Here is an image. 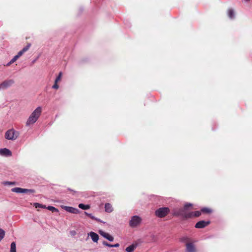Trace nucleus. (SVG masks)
<instances>
[{
  "label": "nucleus",
  "instance_id": "dca6fc26",
  "mask_svg": "<svg viewBox=\"0 0 252 252\" xmlns=\"http://www.w3.org/2000/svg\"><path fill=\"white\" fill-rule=\"evenodd\" d=\"M105 211L107 213H111L113 211V208L111 204L107 203L105 204Z\"/></svg>",
  "mask_w": 252,
  "mask_h": 252
},
{
  "label": "nucleus",
  "instance_id": "a878e982",
  "mask_svg": "<svg viewBox=\"0 0 252 252\" xmlns=\"http://www.w3.org/2000/svg\"><path fill=\"white\" fill-rule=\"evenodd\" d=\"M102 244L103 245L105 246H107L108 247H112V244H109L108 243H107V242L104 241L103 242H102Z\"/></svg>",
  "mask_w": 252,
  "mask_h": 252
},
{
  "label": "nucleus",
  "instance_id": "aec40b11",
  "mask_svg": "<svg viewBox=\"0 0 252 252\" xmlns=\"http://www.w3.org/2000/svg\"><path fill=\"white\" fill-rule=\"evenodd\" d=\"M78 207L79 208L83 209V210H87L90 209V206L89 205H85L83 203H80L79 204Z\"/></svg>",
  "mask_w": 252,
  "mask_h": 252
},
{
  "label": "nucleus",
  "instance_id": "5701e85b",
  "mask_svg": "<svg viewBox=\"0 0 252 252\" xmlns=\"http://www.w3.org/2000/svg\"><path fill=\"white\" fill-rule=\"evenodd\" d=\"M33 206L36 208H46V207L44 205H42L41 204L38 203H34L33 204Z\"/></svg>",
  "mask_w": 252,
  "mask_h": 252
},
{
  "label": "nucleus",
  "instance_id": "bb28decb",
  "mask_svg": "<svg viewBox=\"0 0 252 252\" xmlns=\"http://www.w3.org/2000/svg\"><path fill=\"white\" fill-rule=\"evenodd\" d=\"M59 88V86L58 85V83H56V82H55V84L52 86V88L55 89H58Z\"/></svg>",
  "mask_w": 252,
  "mask_h": 252
},
{
  "label": "nucleus",
  "instance_id": "20e7f679",
  "mask_svg": "<svg viewBox=\"0 0 252 252\" xmlns=\"http://www.w3.org/2000/svg\"><path fill=\"white\" fill-rule=\"evenodd\" d=\"M141 218L136 215L133 216L129 221V225L132 228L137 226L141 222Z\"/></svg>",
  "mask_w": 252,
  "mask_h": 252
},
{
  "label": "nucleus",
  "instance_id": "9b49d317",
  "mask_svg": "<svg viewBox=\"0 0 252 252\" xmlns=\"http://www.w3.org/2000/svg\"><path fill=\"white\" fill-rule=\"evenodd\" d=\"M64 210H65L66 211L72 213V214H78L79 212V211L77 208L70 207V206H64L63 207Z\"/></svg>",
  "mask_w": 252,
  "mask_h": 252
},
{
  "label": "nucleus",
  "instance_id": "c85d7f7f",
  "mask_svg": "<svg viewBox=\"0 0 252 252\" xmlns=\"http://www.w3.org/2000/svg\"><path fill=\"white\" fill-rule=\"evenodd\" d=\"M4 184L6 185H14L15 183L14 182H5L4 183Z\"/></svg>",
  "mask_w": 252,
  "mask_h": 252
},
{
  "label": "nucleus",
  "instance_id": "cd10ccee",
  "mask_svg": "<svg viewBox=\"0 0 252 252\" xmlns=\"http://www.w3.org/2000/svg\"><path fill=\"white\" fill-rule=\"evenodd\" d=\"M19 58L17 57L16 55L13 57V58L11 60V62L14 63Z\"/></svg>",
  "mask_w": 252,
  "mask_h": 252
},
{
  "label": "nucleus",
  "instance_id": "2eb2a0df",
  "mask_svg": "<svg viewBox=\"0 0 252 252\" xmlns=\"http://www.w3.org/2000/svg\"><path fill=\"white\" fill-rule=\"evenodd\" d=\"M201 212L199 211H196L194 212H189V218H191L192 217H198L201 215Z\"/></svg>",
  "mask_w": 252,
  "mask_h": 252
},
{
  "label": "nucleus",
  "instance_id": "c9c22d12",
  "mask_svg": "<svg viewBox=\"0 0 252 252\" xmlns=\"http://www.w3.org/2000/svg\"><path fill=\"white\" fill-rule=\"evenodd\" d=\"M246 1H249V0H245Z\"/></svg>",
  "mask_w": 252,
  "mask_h": 252
},
{
  "label": "nucleus",
  "instance_id": "a211bd4d",
  "mask_svg": "<svg viewBox=\"0 0 252 252\" xmlns=\"http://www.w3.org/2000/svg\"><path fill=\"white\" fill-rule=\"evenodd\" d=\"M84 213L86 215H87L88 217L91 218L93 220H96L97 221H101L99 219H97L95 218L94 216L92 214L88 213L86 212H84Z\"/></svg>",
  "mask_w": 252,
  "mask_h": 252
},
{
  "label": "nucleus",
  "instance_id": "423d86ee",
  "mask_svg": "<svg viewBox=\"0 0 252 252\" xmlns=\"http://www.w3.org/2000/svg\"><path fill=\"white\" fill-rule=\"evenodd\" d=\"M11 191L16 193H33L35 192V190L33 189H23L19 187L12 188Z\"/></svg>",
  "mask_w": 252,
  "mask_h": 252
},
{
  "label": "nucleus",
  "instance_id": "0eeeda50",
  "mask_svg": "<svg viewBox=\"0 0 252 252\" xmlns=\"http://www.w3.org/2000/svg\"><path fill=\"white\" fill-rule=\"evenodd\" d=\"M14 83V81L13 79H9V80H4L3 82H2L0 84L1 86V90H4L6 89L10 86H12V84H13Z\"/></svg>",
  "mask_w": 252,
  "mask_h": 252
},
{
  "label": "nucleus",
  "instance_id": "2f4dec72",
  "mask_svg": "<svg viewBox=\"0 0 252 252\" xmlns=\"http://www.w3.org/2000/svg\"><path fill=\"white\" fill-rule=\"evenodd\" d=\"M60 80H61V78H60L58 77H57V78L55 79V82H56V83H58L59 81H60Z\"/></svg>",
  "mask_w": 252,
  "mask_h": 252
},
{
  "label": "nucleus",
  "instance_id": "4468645a",
  "mask_svg": "<svg viewBox=\"0 0 252 252\" xmlns=\"http://www.w3.org/2000/svg\"><path fill=\"white\" fill-rule=\"evenodd\" d=\"M89 235L91 237L93 242H97L99 239V236L97 234L94 232H91L89 234Z\"/></svg>",
  "mask_w": 252,
  "mask_h": 252
},
{
  "label": "nucleus",
  "instance_id": "72a5a7b5",
  "mask_svg": "<svg viewBox=\"0 0 252 252\" xmlns=\"http://www.w3.org/2000/svg\"><path fill=\"white\" fill-rule=\"evenodd\" d=\"M229 17L230 18V19H231V20H233V18H234V17H232V16H231V17Z\"/></svg>",
  "mask_w": 252,
  "mask_h": 252
},
{
  "label": "nucleus",
  "instance_id": "7ed1b4c3",
  "mask_svg": "<svg viewBox=\"0 0 252 252\" xmlns=\"http://www.w3.org/2000/svg\"><path fill=\"white\" fill-rule=\"evenodd\" d=\"M19 135V132L13 128L8 130L5 133V138L10 140H16Z\"/></svg>",
  "mask_w": 252,
  "mask_h": 252
},
{
  "label": "nucleus",
  "instance_id": "473e14b6",
  "mask_svg": "<svg viewBox=\"0 0 252 252\" xmlns=\"http://www.w3.org/2000/svg\"><path fill=\"white\" fill-rule=\"evenodd\" d=\"M62 72H60L59 74V75L57 76L58 77H59L61 79V77H62Z\"/></svg>",
  "mask_w": 252,
  "mask_h": 252
},
{
  "label": "nucleus",
  "instance_id": "f03ea898",
  "mask_svg": "<svg viewBox=\"0 0 252 252\" xmlns=\"http://www.w3.org/2000/svg\"><path fill=\"white\" fill-rule=\"evenodd\" d=\"M42 108L41 106L37 107L31 114L26 122V126H30L34 124L39 118L41 114Z\"/></svg>",
  "mask_w": 252,
  "mask_h": 252
},
{
  "label": "nucleus",
  "instance_id": "f704fd0d",
  "mask_svg": "<svg viewBox=\"0 0 252 252\" xmlns=\"http://www.w3.org/2000/svg\"><path fill=\"white\" fill-rule=\"evenodd\" d=\"M36 60H33V62H32V63H35V61H36Z\"/></svg>",
  "mask_w": 252,
  "mask_h": 252
},
{
  "label": "nucleus",
  "instance_id": "f8f14e48",
  "mask_svg": "<svg viewBox=\"0 0 252 252\" xmlns=\"http://www.w3.org/2000/svg\"><path fill=\"white\" fill-rule=\"evenodd\" d=\"M186 252H196L195 246L192 243L186 244Z\"/></svg>",
  "mask_w": 252,
  "mask_h": 252
},
{
  "label": "nucleus",
  "instance_id": "412c9836",
  "mask_svg": "<svg viewBox=\"0 0 252 252\" xmlns=\"http://www.w3.org/2000/svg\"><path fill=\"white\" fill-rule=\"evenodd\" d=\"M10 252H16V243L14 242H12L10 245Z\"/></svg>",
  "mask_w": 252,
  "mask_h": 252
},
{
  "label": "nucleus",
  "instance_id": "39448f33",
  "mask_svg": "<svg viewBox=\"0 0 252 252\" xmlns=\"http://www.w3.org/2000/svg\"><path fill=\"white\" fill-rule=\"evenodd\" d=\"M170 210L168 207H161L155 211V215L159 218L165 217L169 212Z\"/></svg>",
  "mask_w": 252,
  "mask_h": 252
},
{
  "label": "nucleus",
  "instance_id": "f257e3e1",
  "mask_svg": "<svg viewBox=\"0 0 252 252\" xmlns=\"http://www.w3.org/2000/svg\"><path fill=\"white\" fill-rule=\"evenodd\" d=\"M192 204L191 203H186L183 208H176L172 210V215L176 217L181 218L183 220L189 219V212L188 209L189 207H191Z\"/></svg>",
  "mask_w": 252,
  "mask_h": 252
},
{
  "label": "nucleus",
  "instance_id": "6ab92c4d",
  "mask_svg": "<svg viewBox=\"0 0 252 252\" xmlns=\"http://www.w3.org/2000/svg\"><path fill=\"white\" fill-rule=\"evenodd\" d=\"M201 212L203 213L210 214L212 212V210L209 208L204 207L201 209Z\"/></svg>",
  "mask_w": 252,
  "mask_h": 252
},
{
  "label": "nucleus",
  "instance_id": "f3484780",
  "mask_svg": "<svg viewBox=\"0 0 252 252\" xmlns=\"http://www.w3.org/2000/svg\"><path fill=\"white\" fill-rule=\"evenodd\" d=\"M136 244H132L130 246L127 247L126 249V251L127 252H133L134 249L136 248Z\"/></svg>",
  "mask_w": 252,
  "mask_h": 252
},
{
  "label": "nucleus",
  "instance_id": "1a4fd4ad",
  "mask_svg": "<svg viewBox=\"0 0 252 252\" xmlns=\"http://www.w3.org/2000/svg\"><path fill=\"white\" fill-rule=\"evenodd\" d=\"M99 233L104 238L107 239L110 242H112L114 240V238L113 236L109 234L108 233L104 232V231L102 230H100L99 231Z\"/></svg>",
  "mask_w": 252,
  "mask_h": 252
},
{
  "label": "nucleus",
  "instance_id": "6e6552de",
  "mask_svg": "<svg viewBox=\"0 0 252 252\" xmlns=\"http://www.w3.org/2000/svg\"><path fill=\"white\" fill-rule=\"evenodd\" d=\"M210 223L209 220H200L198 221L195 225V227L196 228H203L209 225Z\"/></svg>",
  "mask_w": 252,
  "mask_h": 252
},
{
  "label": "nucleus",
  "instance_id": "9d476101",
  "mask_svg": "<svg viewBox=\"0 0 252 252\" xmlns=\"http://www.w3.org/2000/svg\"><path fill=\"white\" fill-rule=\"evenodd\" d=\"M11 155L12 153L9 149L6 148L0 149V155L4 157H9Z\"/></svg>",
  "mask_w": 252,
  "mask_h": 252
},
{
  "label": "nucleus",
  "instance_id": "4be33fe9",
  "mask_svg": "<svg viewBox=\"0 0 252 252\" xmlns=\"http://www.w3.org/2000/svg\"><path fill=\"white\" fill-rule=\"evenodd\" d=\"M46 208L53 212H58L59 211L57 208L52 206H49Z\"/></svg>",
  "mask_w": 252,
  "mask_h": 252
},
{
  "label": "nucleus",
  "instance_id": "393cba45",
  "mask_svg": "<svg viewBox=\"0 0 252 252\" xmlns=\"http://www.w3.org/2000/svg\"><path fill=\"white\" fill-rule=\"evenodd\" d=\"M228 16H234V11L233 9L230 8L227 11Z\"/></svg>",
  "mask_w": 252,
  "mask_h": 252
},
{
  "label": "nucleus",
  "instance_id": "ddd939ff",
  "mask_svg": "<svg viewBox=\"0 0 252 252\" xmlns=\"http://www.w3.org/2000/svg\"><path fill=\"white\" fill-rule=\"evenodd\" d=\"M31 46V44H28L25 47H24L21 51H20L16 55L17 57L19 58L21 57L25 52L27 51Z\"/></svg>",
  "mask_w": 252,
  "mask_h": 252
},
{
  "label": "nucleus",
  "instance_id": "b1692460",
  "mask_svg": "<svg viewBox=\"0 0 252 252\" xmlns=\"http://www.w3.org/2000/svg\"><path fill=\"white\" fill-rule=\"evenodd\" d=\"M5 235V232L3 230L0 228V241L3 238Z\"/></svg>",
  "mask_w": 252,
  "mask_h": 252
},
{
  "label": "nucleus",
  "instance_id": "7c9ffc66",
  "mask_svg": "<svg viewBox=\"0 0 252 252\" xmlns=\"http://www.w3.org/2000/svg\"><path fill=\"white\" fill-rule=\"evenodd\" d=\"M12 63H12V62H11V61L10 60V61L8 63H7L6 64V65H6V66H8L10 65H11V64H12Z\"/></svg>",
  "mask_w": 252,
  "mask_h": 252
},
{
  "label": "nucleus",
  "instance_id": "c756f323",
  "mask_svg": "<svg viewBox=\"0 0 252 252\" xmlns=\"http://www.w3.org/2000/svg\"><path fill=\"white\" fill-rule=\"evenodd\" d=\"M120 246L119 244L118 243H117V244H114V245H112V247L111 248H117V247H119Z\"/></svg>",
  "mask_w": 252,
  "mask_h": 252
}]
</instances>
